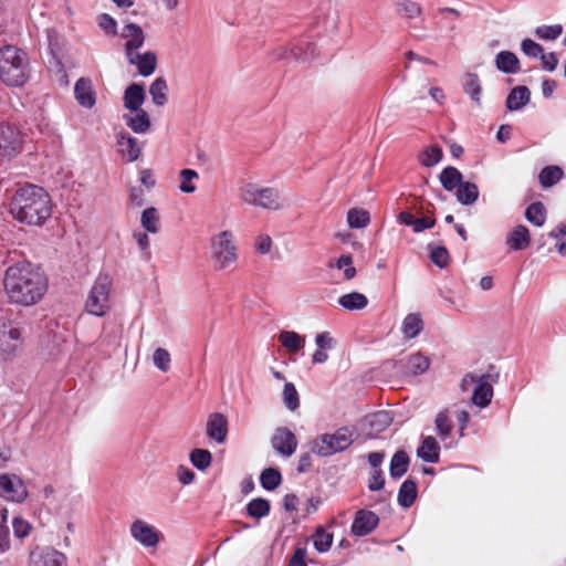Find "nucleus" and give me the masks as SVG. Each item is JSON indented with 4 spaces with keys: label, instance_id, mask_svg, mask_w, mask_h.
<instances>
[{
    "label": "nucleus",
    "instance_id": "f257e3e1",
    "mask_svg": "<svg viewBox=\"0 0 566 566\" xmlns=\"http://www.w3.org/2000/svg\"><path fill=\"white\" fill-rule=\"evenodd\" d=\"M3 286L11 304L32 306L43 298L49 282L40 265L24 260L6 270Z\"/></svg>",
    "mask_w": 566,
    "mask_h": 566
},
{
    "label": "nucleus",
    "instance_id": "f03ea898",
    "mask_svg": "<svg viewBox=\"0 0 566 566\" xmlns=\"http://www.w3.org/2000/svg\"><path fill=\"white\" fill-rule=\"evenodd\" d=\"M52 208L49 192L32 184L18 188L8 203L12 219L29 227H42L51 218Z\"/></svg>",
    "mask_w": 566,
    "mask_h": 566
},
{
    "label": "nucleus",
    "instance_id": "7ed1b4c3",
    "mask_svg": "<svg viewBox=\"0 0 566 566\" xmlns=\"http://www.w3.org/2000/svg\"><path fill=\"white\" fill-rule=\"evenodd\" d=\"M29 60L27 53L13 45L0 49V80L7 86L21 87L29 80Z\"/></svg>",
    "mask_w": 566,
    "mask_h": 566
},
{
    "label": "nucleus",
    "instance_id": "20e7f679",
    "mask_svg": "<svg viewBox=\"0 0 566 566\" xmlns=\"http://www.w3.org/2000/svg\"><path fill=\"white\" fill-rule=\"evenodd\" d=\"M112 285L113 280L107 273L98 274L85 302V310L88 314L102 317L108 312Z\"/></svg>",
    "mask_w": 566,
    "mask_h": 566
},
{
    "label": "nucleus",
    "instance_id": "39448f33",
    "mask_svg": "<svg viewBox=\"0 0 566 566\" xmlns=\"http://www.w3.org/2000/svg\"><path fill=\"white\" fill-rule=\"evenodd\" d=\"M316 40L314 35H306L296 41L292 46L281 45L272 51L275 61L307 62L314 57Z\"/></svg>",
    "mask_w": 566,
    "mask_h": 566
},
{
    "label": "nucleus",
    "instance_id": "423d86ee",
    "mask_svg": "<svg viewBox=\"0 0 566 566\" xmlns=\"http://www.w3.org/2000/svg\"><path fill=\"white\" fill-rule=\"evenodd\" d=\"M211 259L219 270L228 268L237 260V247L231 231L224 230L211 238Z\"/></svg>",
    "mask_w": 566,
    "mask_h": 566
},
{
    "label": "nucleus",
    "instance_id": "0eeeda50",
    "mask_svg": "<svg viewBox=\"0 0 566 566\" xmlns=\"http://www.w3.org/2000/svg\"><path fill=\"white\" fill-rule=\"evenodd\" d=\"M355 441V429L340 427L333 433L321 434V457L347 450Z\"/></svg>",
    "mask_w": 566,
    "mask_h": 566
},
{
    "label": "nucleus",
    "instance_id": "6e6552de",
    "mask_svg": "<svg viewBox=\"0 0 566 566\" xmlns=\"http://www.w3.org/2000/svg\"><path fill=\"white\" fill-rule=\"evenodd\" d=\"M22 145L19 127L9 122H0V159H12L22 150Z\"/></svg>",
    "mask_w": 566,
    "mask_h": 566
},
{
    "label": "nucleus",
    "instance_id": "1a4fd4ad",
    "mask_svg": "<svg viewBox=\"0 0 566 566\" xmlns=\"http://www.w3.org/2000/svg\"><path fill=\"white\" fill-rule=\"evenodd\" d=\"M242 198L245 202L264 209L280 208L279 190L272 187L260 188L255 184H247L242 190Z\"/></svg>",
    "mask_w": 566,
    "mask_h": 566
},
{
    "label": "nucleus",
    "instance_id": "9d476101",
    "mask_svg": "<svg viewBox=\"0 0 566 566\" xmlns=\"http://www.w3.org/2000/svg\"><path fill=\"white\" fill-rule=\"evenodd\" d=\"M499 378V373H486L479 377L471 397V401L474 406L485 408L491 403L493 398V384L497 382Z\"/></svg>",
    "mask_w": 566,
    "mask_h": 566
},
{
    "label": "nucleus",
    "instance_id": "9b49d317",
    "mask_svg": "<svg viewBox=\"0 0 566 566\" xmlns=\"http://www.w3.org/2000/svg\"><path fill=\"white\" fill-rule=\"evenodd\" d=\"M296 436L286 427H277L271 437V446L282 457H291L297 449Z\"/></svg>",
    "mask_w": 566,
    "mask_h": 566
},
{
    "label": "nucleus",
    "instance_id": "f8f14e48",
    "mask_svg": "<svg viewBox=\"0 0 566 566\" xmlns=\"http://www.w3.org/2000/svg\"><path fill=\"white\" fill-rule=\"evenodd\" d=\"M379 522L380 518L375 512L359 509L355 513L350 531L353 535L363 537L370 534L379 525Z\"/></svg>",
    "mask_w": 566,
    "mask_h": 566
},
{
    "label": "nucleus",
    "instance_id": "ddd939ff",
    "mask_svg": "<svg viewBox=\"0 0 566 566\" xmlns=\"http://www.w3.org/2000/svg\"><path fill=\"white\" fill-rule=\"evenodd\" d=\"M0 496L20 503L28 496V491L21 479L4 473L0 474Z\"/></svg>",
    "mask_w": 566,
    "mask_h": 566
},
{
    "label": "nucleus",
    "instance_id": "4468645a",
    "mask_svg": "<svg viewBox=\"0 0 566 566\" xmlns=\"http://www.w3.org/2000/svg\"><path fill=\"white\" fill-rule=\"evenodd\" d=\"M130 535L136 542L145 547L156 546L163 537L159 531L143 520H136L132 523Z\"/></svg>",
    "mask_w": 566,
    "mask_h": 566
},
{
    "label": "nucleus",
    "instance_id": "2eb2a0df",
    "mask_svg": "<svg viewBox=\"0 0 566 566\" xmlns=\"http://www.w3.org/2000/svg\"><path fill=\"white\" fill-rule=\"evenodd\" d=\"M397 221L406 227H410L415 233H421L426 230L432 229L437 220L432 212L417 218L411 211L403 210L397 216Z\"/></svg>",
    "mask_w": 566,
    "mask_h": 566
},
{
    "label": "nucleus",
    "instance_id": "dca6fc26",
    "mask_svg": "<svg viewBox=\"0 0 566 566\" xmlns=\"http://www.w3.org/2000/svg\"><path fill=\"white\" fill-rule=\"evenodd\" d=\"M120 36L126 39L124 44L126 56L136 53L137 50L145 44L146 40V35L142 27L134 22H129L123 27Z\"/></svg>",
    "mask_w": 566,
    "mask_h": 566
},
{
    "label": "nucleus",
    "instance_id": "f3484780",
    "mask_svg": "<svg viewBox=\"0 0 566 566\" xmlns=\"http://www.w3.org/2000/svg\"><path fill=\"white\" fill-rule=\"evenodd\" d=\"M118 153L126 163L136 161L142 155V148L137 138L126 132H119L116 135Z\"/></svg>",
    "mask_w": 566,
    "mask_h": 566
},
{
    "label": "nucleus",
    "instance_id": "a211bd4d",
    "mask_svg": "<svg viewBox=\"0 0 566 566\" xmlns=\"http://www.w3.org/2000/svg\"><path fill=\"white\" fill-rule=\"evenodd\" d=\"M207 436L217 443H223L228 434V420L223 413L214 412L208 418Z\"/></svg>",
    "mask_w": 566,
    "mask_h": 566
},
{
    "label": "nucleus",
    "instance_id": "6ab92c4d",
    "mask_svg": "<svg viewBox=\"0 0 566 566\" xmlns=\"http://www.w3.org/2000/svg\"><path fill=\"white\" fill-rule=\"evenodd\" d=\"M65 564L66 556L54 548L32 552L30 555V566H65Z\"/></svg>",
    "mask_w": 566,
    "mask_h": 566
},
{
    "label": "nucleus",
    "instance_id": "aec40b11",
    "mask_svg": "<svg viewBox=\"0 0 566 566\" xmlns=\"http://www.w3.org/2000/svg\"><path fill=\"white\" fill-rule=\"evenodd\" d=\"M130 65H136L138 73L144 76H150L157 67V55L153 51H146L145 53H134L126 56Z\"/></svg>",
    "mask_w": 566,
    "mask_h": 566
},
{
    "label": "nucleus",
    "instance_id": "412c9836",
    "mask_svg": "<svg viewBox=\"0 0 566 566\" xmlns=\"http://www.w3.org/2000/svg\"><path fill=\"white\" fill-rule=\"evenodd\" d=\"M21 332L18 327H10L8 333H0V358L10 359L21 345Z\"/></svg>",
    "mask_w": 566,
    "mask_h": 566
},
{
    "label": "nucleus",
    "instance_id": "4be33fe9",
    "mask_svg": "<svg viewBox=\"0 0 566 566\" xmlns=\"http://www.w3.org/2000/svg\"><path fill=\"white\" fill-rule=\"evenodd\" d=\"M74 96L82 107L92 108L96 103V93L92 81L87 77H80L74 85Z\"/></svg>",
    "mask_w": 566,
    "mask_h": 566
},
{
    "label": "nucleus",
    "instance_id": "5701e85b",
    "mask_svg": "<svg viewBox=\"0 0 566 566\" xmlns=\"http://www.w3.org/2000/svg\"><path fill=\"white\" fill-rule=\"evenodd\" d=\"M440 444L432 436H421L420 446L417 448V457L427 463H438L440 460Z\"/></svg>",
    "mask_w": 566,
    "mask_h": 566
},
{
    "label": "nucleus",
    "instance_id": "b1692460",
    "mask_svg": "<svg viewBox=\"0 0 566 566\" xmlns=\"http://www.w3.org/2000/svg\"><path fill=\"white\" fill-rule=\"evenodd\" d=\"M531 102V91L525 85L514 86L507 94L505 107L509 112L522 111Z\"/></svg>",
    "mask_w": 566,
    "mask_h": 566
},
{
    "label": "nucleus",
    "instance_id": "393cba45",
    "mask_svg": "<svg viewBox=\"0 0 566 566\" xmlns=\"http://www.w3.org/2000/svg\"><path fill=\"white\" fill-rule=\"evenodd\" d=\"M506 245L513 251H523L531 243L530 230L524 224L514 227L506 235Z\"/></svg>",
    "mask_w": 566,
    "mask_h": 566
},
{
    "label": "nucleus",
    "instance_id": "a878e982",
    "mask_svg": "<svg viewBox=\"0 0 566 566\" xmlns=\"http://www.w3.org/2000/svg\"><path fill=\"white\" fill-rule=\"evenodd\" d=\"M146 98V93L143 84L132 83L124 92V106L126 109L134 112L142 109Z\"/></svg>",
    "mask_w": 566,
    "mask_h": 566
},
{
    "label": "nucleus",
    "instance_id": "bb28decb",
    "mask_svg": "<svg viewBox=\"0 0 566 566\" xmlns=\"http://www.w3.org/2000/svg\"><path fill=\"white\" fill-rule=\"evenodd\" d=\"M418 496V484L412 478L405 480L398 491L397 502L402 509L413 505Z\"/></svg>",
    "mask_w": 566,
    "mask_h": 566
},
{
    "label": "nucleus",
    "instance_id": "cd10ccee",
    "mask_svg": "<svg viewBox=\"0 0 566 566\" xmlns=\"http://www.w3.org/2000/svg\"><path fill=\"white\" fill-rule=\"evenodd\" d=\"M495 67L504 74H515L520 70V60L511 51H500L494 59Z\"/></svg>",
    "mask_w": 566,
    "mask_h": 566
},
{
    "label": "nucleus",
    "instance_id": "c85d7f7f",
    "mask_svg": "<svg viewBox=\"0 0 566 566\" xmlns=\"http://www.w3.org/2000/svg\"><path fill=\"white\" fill-rule=\"evenodd\" d=\"M410 457L405 450H397L391 457L389 464V475L392 480L402 478L409 468Z\"/></svg>",
    "mask_w": 566,
    "mask_h": 566
},
{
    "label": "nucleus",
    "instance_id": "c756f323",
    "mask_svg": "<svg viewBox=\"0 0 566 566\" xmlns=\"http://www.w3.org/2000/svg\"><path fill=\"white\" fill-rule=\"evenodd\" d=\"M463 92L470 96L472 102L478 106L481 105L482 97V84L479 75L476 73L468 72L465 73L462 81Z\"/></svg>",
    "mask_w": 566,
    "mask_h": 566
},
{
    "label": "nucleus",
    "instance_id": "7c9ffc66",
    "mask_svg": "<svg viewBox=\"0 0 566 566\" xmlns=\"http://www.w3.org/2000/svg\"><path fill=\"white\" fill-rule=\"evenodd\" d=\"M439 180L444 190L453 191L463 182V175L457 167L447 166L441 170Z\"/></svg>",
    "mask_w": 566,
    "mask_h": 566
},
{
    "label": "nucleus",
    "instance_id": "2f4dec72",
    "mask_svg": "<svg viewBox=\"0 0 566 566\" xmlns=\"http://www.w3.org/2000/svg\"><path fill=\"white\" fill-rule=\"evenodd\" d=\"M135 116L124 115L126 125L135 134H145L151 126L150 117L145 109L134 111Z\"/></svg>",
    "mask_w": 566,
    "mask_h": 566
},
{
    "label": "nucleus",
    "instance_id": "473e14b6",
    "mask_svg": "<svg viewBox=\"0 0 566 566\" xmlns=\"http://www.w3.org/2000/svg\"><path fill=\"white\" fill-rule=\"evenodd\" d=\"M423 329V321L418 313L408 314L401 325V332L407 339L416 338Z\"/></svg>",
    "mask_w": 566,
    "mask_h": 566
},
{
    "label": "nucleus",
    "instance_id": "72a5a7b5",
    "mask_svg": "<svg viewBox=\"0 0 566 566\" xmlns=\"http://www.w3.org/2000/svg\"><path fill=\"white\" fill-rule=\"evenodd\" d=\"M479 188L474 182L463 181L455 190V198L462 206H471L479 199Z\"/></svg>",
    "mask_w": 566,
    "mask_h": 566
},
{
    "label": "nucleus",
    "instance_id": "f704fd0d",
    "mask_svg": "<svg viewBox=\"0 0 566 566\" xmlns=\"http://www.w3.org/2000/svg\"><path fill=\"white\" fill-rule=\"evenodd\" d=\"M245 514L250 517L261 520L271 512V502L264 497H255L245 505Z\"/></svg>",
    "mask_w": 566,
    "mask_h": 566
},
{
    "label": "nucleus",
    "instance_id": "c9c22d12",
    "mask_svg": "<svg viewBox=\"0 0 566 566\" xmlns=\"http://www.w3.org/2000/svg\"><path fill=\"white\" fill-rule=\"evenodd\" d=\"M259 481L262 489L272 492L281 485L283 476L277 468H266L262 470Z\"/></svg>",
    "mask_w": 566,
    "mask_h": 566
},
{
    "label": "nucleus",
    "instance_id": "e433bc0d",
    "mask_svg": "<svg viewBox=\"0 0 566 566\" xmlns=\"http://www.w3.org/2000/svg\"><path fill=\"white\" fill-rule=\"evenodd\" d=\"M338 304L347 311H360L368 305V298L363 293L350 292L342 295Z\"/></svg>",
    "mask_w": 566,
    "mask_h": 566
},
{
    "label": "nucleus",
    "instance_id": "4c0bfd02",
    "mask_svg": "<svg viewBox=\"0 0 566 566\" xmlns=\"http://www.w3.org/2000/svg\"><path fill=\"white\" fill-rule=\"evenodd\" d=\"M564 176V171L558 166H545L539 175L538 180L543 188H551L555 186Z\"/></svg>",
    "mask_w": 566,
    "mask_h": 566
},
{
    "label": "nucleus",
    "instance_id": "58836bf2",
    "mask_svg": "<svg viewBox=\"0 0 566 566\" xmlns=\"http://www.w3.org/2000/svg\"><path fill=\"white\" fill-rule=\"evenodd\" d=\"M525 219L536 226L542 227L546 221V209L543 202L534 201L525 209Z\"/></svg>",
    "mask_w": 566,
    "mask_h": 566
},
{
    "label": "nucleus",
    "instance_id": "ea45409f",
    "mask_svg": "<svg viewBox=\"0 0 566 566\" xmlns=\"http://www.w3.org/2000/svg\"><path fill=\"white\" fill-rule=\"evenodd\" d=\"M443 151L439 145L426 147L419 155V161L423 167L430 168L442 160Z\"/></svg>",
    "mask_w": 566,
    "mask_h": 566
},
{
    "label": "nucleus",
    "instance_id": "a19ab883",
    "mask_svg": "<svg viewBox=\"0 0 566 566\" xmlns=\"http://www.w3.org/2000/svg\"><path fill=\"white\" fill-rule=\"evenodd\" d=\"M167 82L160 76L157 77L149 87V94L151 95L153 102L157 106H164L167 101Z\"/></svg>",
    "mask_w": 566,
    "mask_h": 566
},
{
    "label": "nucleus",
    "instance_id": "79ce46f5",
    "mask_svg": "<svg viewBox=\"0 0 566 566\" xmlns=\"http://www.w3.org/2000/svg\"><path fill=\"white\" fill-rule=\"evenodd\" d=\"M347 222L352 229H364L370 222V214L365 209L352 208L347 212Z\"/></svg>",
    "mask_w": 566,
    "mask_h": 566
},
{
    "label": "nucleus",
    "instance_id": "37998d69",
    "mask_svg": "<svg viewBox=\"0 0 566 566\" xmlns=\"http://www.w3.org/2000/svg\"><path fill=\"white\" fill-rule=\"evenodd\" d=\"M191 464L199 471L207 470L212 462V454L207 449L195 448L189 454Z\"/></svg>",
    "mask_w": 566,
    "mask_h": 566
},
{
    "label": "nucleus",
    "instance_id": "c03bdc74",
    "mask_svg": "<svg viewBox=\"0 0 566 566\" xmlns=\"http://www.w3.org/2000/svg\"><path fill=\"white\" fill-rule=\"evenodd\" d=\"M279 340L290 353H297L304 346V339L295 332H281Z\"/></svg>",
    "mask_w": 566,
    "mask_h": 566
},
{
    "label": "nucleus",
    "instance_id": "a18cd8bd",
    "mask_svg": "<svg viewBox=\"0 0 566 566\" xmlns=\"http://www.w3.org/2000/svg\"><path fill=\"white\" fill-rule=\"evenodd\" d=\"M142 227L149 233L159 231V214L155 207L146 208L140 216Z\"/></svg>",
    "mask_w": 566,
    "mask_h": 566
},
{
    "label": "nucleus",
    "instance_id": "49530a36",
    "mask_svg": "<svg viewBox=\"0 0 566 566\" xmlns=\"http://www.w3.org/2000/svg\"><path fill=\"white\" fill-rule=\"evenodd\" d=\"M312 454L318 455V440L314 439L311 442V449L308 451L302 452L298 458V463L296 467V471L300 474H304L311 471L313 468V458Z\"/></svg>",
    "mask_w": 566,
    "mask_h": 566
},
{
    "label": "nucleus",
    "instance_id": "de8ad7c7",
    "mask_svg": "<svg viewBox=\"0 0 566 566\" xmlns=\"http://www.w3.org/2000/svg\"><path fill=\"white\" fill-rule=\"evenodd\" d=\"M430 366L428 357L420 353L412 354L408 357L407 369L410 374L418 376L424 374Z\"/></svg>",
    "mask_w": 566,
    "mask_h": 566
},
{
    "label": "nucleus",
    "instance_id": "09e8293b",
    "mask_svg": "<svg viewBox=\"0 0 566 566\" xmlns=\"http://www.w3.org/2000/svg\"><path fill=\"white\" fill-rule=\"evenodd\" d=\"M367 420L374 431L382 432L391 424L392 417L389 411L381 410L369 415Z\"/></svg>",
    "mask_w": 566,
    "mask_h": 566
},
{
    "label": "nucleus",
    "instance_id": "8fccbe9b",
    "mask_svg": "<svg viewBox=\"0 0 566 566\" xmlns=\"http://www.w3.org/2000/svg\"><path fill=\"white\" fill-rule=\"evenodd\" d=\"M434 428L438 437L444 441L452 431V421L447 410L438 412L434 419Z\"/></svg>",
    "mask_w": 566,
    "mask_h": 566
},
{
    "label": "nucleus",
    "instance_id": "3c124183",
    "mask_svg": "<svg viewBox=\"0 0 566 566\" xmlns=\"http://www.w3.org/2000/svg\"><path fill=\"white\" fill-rule=\"evenodd\" d=\"M46 39L49 52L54 59H59L63 53V38L54 28L46 29Z\"/></svg>",
    "mask_w": 566,
    "mask_h": 566
},
{
    "label": "nucleus",
    "instance_id": "603ef678",
    "mask_svg": "<svg viewBox=\"0 0 566 566\" xmlns=\"http://www.w3.org/2000/svg\"><path fill=\"white\" fill-rule=\"evenodd\" d=\"M340 14L337 8H328L324 14L323 27L326 35H334L338 31Z\"/></svg>",
    "mask_w": 566,
    "mask_h": 566
},
{
    "label": "nucleus",
    "instance_id": "864d4df0",
    "mask_svg": "<svg viewBox=\"0 0 566 566\" xmlns=\"http://www.w3.org/2000/svg\"><path fill=\"white\" fill-rule=\"evenodd\" d=\"M563 33L562 24H552V25H539L534 30L535 36L543 41H554L558 39Z\"/></svg>",
    "mask_w": 566,
    "mask_h": 566
},
{
    "label": "nucleus",
    "instance_id": "5fc2aeb1",
    "mask_svg": "<svg viewBox=\"0 0 566 566\" xmlns=\"http://www.w3.org/2000/svg\"><path fill=\"white\" fill-rule=\"evenodd\" d=\"M199 175L196 170L186 168L180 171V185L179 189L184 193H193L197 187L191 182L193 179H198Z\"/></svg>",
    "mask_w": 566,
    "mask_h": 566
},
{
    "label": "nucleus",
    "instance_id": "6e6d98bb",
    "mask_svg": "<svg viewBox=\"0 0 566 566\" xmlns=\"http://www.w3.org/2000/svg\"><path fill=\"white\" fill-rule=\"evenodd\" d=\"M430 260L439 269H444L450 262V254L443 245L433 247L430 249Z\"/></svg>",
    "mask_w": 566,
    "mask_h": 566
},
{
    "label": "nucleus",
    "instance_id": "4d7b16f0",
    "mask_svg": "<svg viewBox=\"0 0 566 566\" xmlns=\"http://www.w3.org/2000/svg\"><path fill=\"white\" fill-rule=\"evenodd\" d=\"M395 3L398 12L408 19H413L421 13L420 6L411 0H396Z\"/></svg>",
    "mask_w": 566,
    "mask_h": 566
},
{
    "label": "nucleus",
    "instance_id": "13d9d810",
    "mask_svg": "<svg viewBox=\"0 0 566 566\" xmlns=\"http://www.w3.org/2000/svg\"><path fill=\"white\" fill-rule=\"evenodd\" d=\"M284 405L290 410H295L300 406L298 394L292 382H286L283 388Z\"/></svg>",
    "mask_w": 566,
    "mask_h": 566
},
{
    "label": "nucleus",
    "instance_id": "bf43d9fd",
    "mask_svg": "<svg viewBox=\"0 0 566 566\" xmlns=\"http://www.w3.org/2000/svg\"><path fill=\"white\" fill-rule=\"evenodd\" d=\"M8 512L7 510L0 509V554L9 549V528L7 525Z\"/></svg>",
    "mask_w": 566,
    "mask_h": 566
},
{
    "label": "nucleus",
    "instance_id": "052dcab7",
    "mask_svg": "<svg viewBox=\"0 0 566 566\" xmlns=\"http://www.w3.org/2000/svg\"><path fill=\"white\" fill-rule=\"evenodd\" d=\"M521 51L528 57L539 59L544 52V48L534 40L526 38L521 42Z\"/></svg>",
    "mask_w": 566,
    "mask_h": 566
},
{
    "label": "nucleus",
    "instance_id": "680f3d73",
    "mask_svg": "<svg viewBox=\"0 0 566 566\" xmlns=\"http://www.w3.org/2000/svg\"><path fill=\"white\" fill-rule=\"evenodd\" d=\"M338 270L344 269V277L352 280L356 275V269L353 266V256L350 254H342L335 263Z\"/></svg>",
    "mask_w": 566,
    "mask_h": 566
},
{
    "label": "nucleus",
    "instance_id": "e2e57ef3",
    "mask_svg": "<svg viewBox=\"0 0 566 566\" xmlns=\"http://www.w3.org/2000/svg\"><path fill=\"white\" fill-rule=\"evenodd\" d=\"M154 365L161 371H168L170 368V354L165 348H157L153 354Z\"/></svg>",
    "mask_w": 566,
    "mask_h": 566
},
{
    "label": "nucleus",
    "instance_id": "0e129e2a",
    "mask_svg": "<svg viewBox=\"0 0 566 566\" xmlns=\"http://www.w3.org/2000/svg\"><path fill=\"white\" fill-rule=\"evenodd\" d=\"M287 566H307V551L305 544L298 543L296 545Z\"/></svg>",
    "mask_w": 566,
    "mask_h": 566
},
{
    "label": "nucleus",
    "instance_id": "69168bd1",
    "mask_svg": "<svg viewBox=\"0 0 566 566\" xmlns=\"http://www.w3.org/2000/svg\"><path fill=\"white\" fill-rule=\"evenodd\" d=\"M97 24L106 34H111V35L117 34V22L108 13H101L97 17Z\"/></svg>",
    "mask_w": 566,
    "mask_h": 566
},
{
    "label": "nucleus",
    "instance_id": "338daca9",
    "mask_svg": "<svg viewBox=\"0 0 566 566\" xmlns=\"http://www.w3.org/2000/svg\"><path fill=\"white\" fill-rule=\"evenodd\" d=\"M386 483L382 470H374L368 479V490L377 492L384 489Z\"/></svg>",
    "mask_w": 566,
    "mask_h": 566
},
{
    "label": "nucleus",
    "instance_id": "774afa93",
    "mask_svg": "<svg viewBox=\"0 0 566 566\" xmlns=\"http://www.w3.org/2000/svg\"><path fill=\"white\" fill-rule=\"evenodd\" d=\"M13 533L18 538H24L29 535L31 531V525L29 522L21 517H14L12 522Z\"/></svg>",
    "mask_w": 566,
    "mask_h": 566
}]
</instances>
